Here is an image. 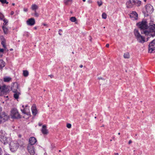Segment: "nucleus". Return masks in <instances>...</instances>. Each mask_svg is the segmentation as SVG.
Returning <instances> with one entry per match:
<instances>
[{
  "label": "nucleus",
  "instance_id": "f257e3e1",
  "mask_svg": "<svg viewBox=\"0 0 155 155\" xmlns=\"http://www.w3.org/2000/svg\"><path fill=\"white\" fill-rule=\"evenodd\" d=\"M137 25L139 28L140 29L142 34H143L145 35H148L149 34V32H153L154 31H150L151 30L149 28L150 25L148 27L147 22L145 20H143L142 21L138 23Z\"/></svg>",
  "mask_w": 155,
  "mask_h": 155
},
{
  "label": "nucleus",
  "instance_id": "f03ea898",
  "mask_svg": "<svg viewBox=\"0 0 155 155\" xmlns=\"http://www.w3.org/2000/svg\"><path fill=\"white\" fill-rule=\"evenodd\" d=\"M134 33L138 42L141 43H143L146 41L145 37L140 35L138 29H135L134 30Z\"/></svg>",
  "mask_w": 155,
  "mask_h": 155
},
{
  "label": "nucleus",
  "instance_id": "7ed1b4c3",
  "mask_svg": "<svg viewBox=\"0 0 155 155\" xmlns=\"http://www.w3.org/2000/svg\"><path fill=\"white\" fill-rule=\"evenodd\" d=\"M12 90L14 94V97L15 99L18 98L19 95L20 94V90L19 86L17 83L15 84L12 87Z\"/></svg>",
  "mask_w": 155,
  "mask_h": 155
},
{
  "label": "nucleus",
  "instance_id": "20e7f679",
  "mask_svg": "<svg viewBox=\"0 0 155 155\" xmlns=\"http://www.w3.org/2000/svg\"><path fill=\"white\" fill-rule=\"evenodd\" d=\"M153 11V6L150 4L146 5L145 9L144 10L145 16H148L149 15L152 13Z\"/></svg>",
  "mask_w": 155,
  "mask_h": 155
},
{
  "label": "nucleus",
  "instance_id": "39448f33",
  "mask_svg": "<svg viewBox=\"0 0 155 155\" xmlns=\"http://www.w3.org/2000/svg\"><path fill=\"white\" fill-rule=\"evenodd\" d=\"M11 115L13 118H19L20 116L18 110L15 108H13L11 110Z\"/></svg>",
  "mask_w": 155,
  "mask_h": 155
},
{
  "label": "nucleus",
  "instance_id": "423d86ee",
  "mask_svg": "<svg viewBox=\"0 0 155 155\" xmlns=\"http://www.w3.org/2000/svg\"><path fill=\"white\" fill-rule=\"evenodd\" d=\"M10 150L13 152L16 150L19 146V144L16 141H13L10 142Z\"/></svg>",
  "mask_w": 155,
  "mask_h": 155
},
{
  "label": "nucleus",
  "instance_id": "0eeeda50",
  "mask_svg": "<svg viewBox=\"0 0 155 155\" xmlns=\"http://www.w3.org/2000/svg\"><path fill=\"white\" fill-rule=\"evenodd\" d=\"M148 52L150 53L155 52V39L149 44Z\"/></svg>",
  "mask_w": 155,
  "mask_h": 155
},
{
  "label": "nucleus",
  "instance_id": "6e6552de",
  "mask_svg": "<svg viewBox=\"0 0 155 155\" xmlns=\"http://www.w3.org/2000/svg\"><path fill=\"white\" fill-rule=\"evenodd\" d=\"M9 118L8 116L4 112L0 114V124L7 121Z\"/></svg>",
  "mask_w": 155,
  "mask_h": 155
},
{
  "label": "nucleus",
  "instance_id": "1a4fd4ad",
  "mask_svg": "<svg viewBox=\"0 0 155 155\" xmlns=\"http://www.w3.org/2000/svg\"><path fill=\"white\" fill-rule=\"evenodd\" d=\"M8 89L5 86L0 87V96H2L6 94Z\"/></svg>",
  "mask_w": 155,
  "mask_h": 155
},
{
  "label": "nucleus",
  "instance_id": "9d476101",
  "mask_svg": "<svg viewBox=\"0 0 155 155\" xmlns=\"http://www.w3.org/2000/svg\"><path fill=\"white\" fill-rule=\"evenodd\" d=\"M130 18L133 20H136L138 18V15L135 11L132 12L129 15Z\"/></svg>",
  "mask_w": 155,
  "mask_h": 155
},
{
  "label": "nucleus",
  "instance_id": "9b49d317",
  "mask_svg": "<svg viewBox=\"0 0 155 155\" xmlns=\"http://www.w3.org/2000/svg\"><path fill=\"white\" fill-rule=\"evenodd\" d=\"M135 0H128L126 3L127 7L128 8H132L134 5Z\"/></svg>",
  "mask_w": 155,
  "mask_h": 155
},
{
  "label": "nucleus",
  "instance_id": "f8f14e48",
  "mask_svg": "<svg viewBox=\"0 0 155 155\" xmlns=\"http://www.w3.org/2000/svg\"><path fill=\"white\" fill-rule=\"evenodd\" d=\"M28 150L30 153L31 155H33L35 153V150L34 146L31 145H28Z\"/></svg>",
  "mask_w": 155,
  "mask_h": 155
},
{
  "label": "nucleus",
  "instance_id": "ddd939ff",
  "mask_svg": "<svg viewBox=\"0 0 155 155\" xmlns=\"http://www.w3.org/2000/svg\"><path fill=\"white\" fill-rule=\"evenodd\" d=\"M0 141L4 144L8 143L7 138L5 136L0 134Z\"/></svg>",
  "mask_w": 155,
  "mask_h": 155
},
{
  "label": "nucleus",
  "instance_id": "4468645a",
  "mask_svg": "<svg viewBox=\"0 0 155 155\" xmlns=\"http://www.w3.org/2000/svg\"><path fill=\"white\" fill-rule=\"evenodd\" d=\"M26 23L28 25L33 26L35 25V21L34 18H31L27 20Z\"/></svg>",
  "mask_w": 155,
  "mask_h": 155
},
{
  "label": "nucleus",
  "instance_id": "2eb2a0df",
  "mask_svg": "<svg viewBox=\"0 0 155 155\" xmlns=\"http://www.w3.org/2000/svg\"><path fill=\"white\" fill-rule=\"evenodd\" d=\"M37 142V140L36 138L34 137H31L30 138L29 140V142L30 145H33L35 144Z\"/></svg>",
  "mask_w": 155,
  "mask_h": 155
},
{
  "label": "nucleus",
  "instance_id": "dca6fc26",
  "mask_svg": "<svg viewBox=\"0 0 155 155\" xmlns=\"http://www.w3.org/2000/svg\"><path fill=\"white\" fill-rule=\"evenodd\" d=\"M31 109L33 114L35 116L37 114V111L35 105H33L31 107Z\"/></svg>",
  "mask_w": 155,
  "mask_h": 155
},
{
  "label": "nucleus",
  "instance_id": "f3484780",
  "mask_svg": "<svg viewBox=\"0 0 155 155\" xmlns=\"http://www.w3.org/2000/svg\"><path fill=\"white\" fill-rule=\"evenodd\" d=\"M41 131L42 133L44 134H48V131L46 128V125H43L42 126Z\"/></svg>",
  "mask_w": 155,
  "mask_h": 155
},
{
  "label": "nucleus",
  "instance_id": "a211bd4d",
  "mask_svg": "<svg viewBox=\"0 0 155 155\" xmlns=\"http://www.w3.org/2000/svg\"><path fill=\"white\" fill-rule=\"evenodd\" d=\"M5 62L2 60H1L0 62V69H2L5 66Z\"/></svg>",
  "mask_w": 155,
  "mask_h": 155
},
{
  "label": "nucleus",
  "instance_id": "6ab92c4d",
  "mask_svg": "<svg viewBox=\"0 0 155 155\" xmlns=\"http://www.w3.org/2000/svg\"><path fill=\"white\" fill-rule=\"evenodd\" d=\"M21 110L23 113L27 114L29 111V109L26 108H25L23 110L21 109Z\"/></svg>",
  "mask_w": 155,
  "mask_h": 155
},
{
  "label": "nucleus",
  "instance_id": "aec40b11",
  "mask_svg": "<svg viewBox=\"0 0 155 155\" xmlns=\"http://www.w3.org/2000/svg\"><path fill=\"white\" fill-rule=\"evenodd\" d=\"M38 8V6L35 4H33L32 5L31 8L32 10L36 11Z\"/></svg>",
  "mask_w": 155,
  "mask_h": 155
},
{
  "label": "nucleus",
  "instance_id": "412c9836",
  "mask_svg": "<svg viewBox=\"0 0 155 155\" xmlns=\"http://www.w3.org/2000/svg\"><path fill=\"white\" fill-rule=\"evenodd\" d=\"M124 57L125 58H129L130 57L129 53L128 52L125 53L124 55Z\"/></svg>",
  "mask_w": 155,
  "mask_h": 155
},
{
  "label": "nucleus",
  "instance_id": "4be33fe9",
  "mask_svg": "<svg viewBox=\"0 0 155 155\" xmlns=\"http://www.w3.org/2000/svg\"><path fill=\"white\" fill-rule=\"evenodd\" d=\"M141 3V1L138 0H135L134 5H136L137 6H139L140 5Z\"/></svg>",
  "mask_w": 155,
  "mask_h": 155
},
{
  "label": "nucleus",
  "instance_id": "5701e85b",
  "mask_svg": "<svg viewBox=\"0 0 155 155\" xmlns=\"http://www.w3.org/2000/svg\"><path fill=\"white\" fill-rule=\"evenodd\" d=\"M64 3L66 5H70L72 3L71 0H65L64 1Z\"/></svg>",
  "mask_w": 155,
  "mask_h": 155
},
{
  "label": "nucleus",
  "instance_id": "b1692460",
  "mask_svg": "<svg viewBox=\"0 0 155 155\" xmlns=\"http://www.w3.org/2000/svg\"><path fill=\"white\" fill-rule=\"evenodd\" d=\"M1 44L2 45L3 47L5 48V50L8 51V50L7 49V48L6 47V46L5 45V41H1Z\"/></svg>",
  "mask_w": 155,
  "mask_h": 155
},
{
  "label": "nucleus",
  "instance_id": "393cba45",
  "mask_svg": "<svg viewBox=\"0 0 155 155\" xmlns=\"http://www.w3.org/2000/svg\"><path fill=\"white\" fill-rule=\"evenodd\" d=\"M2 28L4 33L5 34H7L8 32V29L5 26H3L2 27Z\"/></svg>",
  "mask_w": 155,
  "mask_h": 155
},
{
  "label": "nucleus",
  "instance_id": "a878e982",
  "mask_svg": "<svg viewBox=\"0 0 155 155\" xmlns=\"http://www.w3.org/2000/svg\"><path fill=\"white\" fill-rule=\"evenodd\" d=\"M11 80V78L8 77H5L4 78V81L5 82L9 81Z\"/></svg>",
  "mask_w": 155,
  "mask_h": 155
},
{
  "label": "nucleus",
  "instance_id": "bb28decb",
  "mask_svg": "<svg viewBox=\"0 0 155 155\" xmlns=\"http://www.w3.org/2000/svg\"><path fill=\"white\" fill-rule=\"evenodd\" d=\"M149 28L151 30L150 31H154L155 30V24L152 25Z\"/></svg>",
  "mask_w": 155,
  "mask_h": 155
},
{
  "label": "nucleus",
  "instance_id": "cd10ccee",
  "mask_svg": "<svg viewBox=\"0 0 155 155\" xmlns=\"http://www.w3.org/2000/svg\"><path fill=\"white\" fill-rule=\"evenodd\" d=\"M23 75L25 77H27L28 74V72L27 71H23Z\"/></svg>",
  "mask_w": 155,
  "mask_h": 155
},
{
  "label": "nucleus",
  "instance_id": "c85d7f7f",
  "mask_svg": "<svg viewBox=\"0 0 155 155\" xmlns=\"http://www.w3.org/2000/svg\"><path fill=\"white\" fill-rule=\"evenodd\" d=\"M70 20L73 22H74L76 20V19L75 17H73L70 18Z\"/></svg>",
  "mask_w": 155,
  "mask_h": 155
},
{
  "label": "nucleus",
  "instance_id": "c756f323",
  "mask_svg": "<svg viewBox=\"0 0 155 155\" xmlns=\"http://www.w3.org/2000/svg\"><path fill=\"white\" fill-rule=\"evenodd\" d=\"M3 20V21L4 23H3V25L4 26L6 25H7V24L8 23V21L6 19L4 18Z\"/></svg>",
  "mask_w": 155,
  "mask_h": 155
},
{
  "label": "nucleus",
  "instance_id": "7c9ffc66",
  "mask_svg": "<svg viewBox=\"0 0 155 155\" xmlns=\"http://www.w3.org/2000/svg\"><path fill=\"white\" fill-rule=\"evenodd\" d=\"M0 2L3 4L5 3L8 4V2H7L6 0H0Z\"/></svg>",
  "mask_w": 155,
  "mask_h": 155
},
{
  "label": "nucleus",
  "instance_id": "2f4dec72",
  "mask_svg": "<svg viewBox=\"0 0 155 155\" xmlns=\"http://www.w3.org/2000/svg\"><path fill=\"white\" fill-rule=\"evenodd\" d=\"M102 16L103 18L105 19L107 18V15L105 13H103L102 14Z\"/></svg>",
  "mask_w": 155,
  "mask_h": 155
},
{
  "label": "nucleus",
  "instance_id": "473e14b6",
  "mask_svg": "<svg viewBox=\"0 0 155 155\" xmlns=\"http://www.w3.org/2000/svg\"><path fill=\"white\" fill-rule=\"evenodd\" d=\"M0 134L1 135L5 136V132L2 130L0 131Z\"/></svg>",
  "mask_w": 155,
  "mask_h": 155
},
{
  "label": "nucleus",
  "instance_id": "72a5a7b5",
  "mask_svg": "<svg viewBox=\"0 0 155 155\" xmlns=\"http://www.w3.org/2000/svg\"><path fill=\"white\" fill-rule=\"evenodd\" d=\"M4 15L0 12V20H3L4 19Z\"/></svg>",
  "mask_w": 155,
  "mask_h": 155
},
{
  "label": "nucleus",
  "instance_id": "f704fd0d",
  "mask_svg": "<svg viewBox=\"0 0 155 155\" xmlns=\"http://www.w3.org/2000/svg\"><path fill=\"white\" fill-rule=\"evenodd\" d=\"M97 3L99 6H101L102 4V2L101 0L97 1Z\"/></svg>",
  "mask_w": 155,
  "mask_h": 155
},
{
  "label": "nucleus",
  "instance_id": "c9c22d12",
  "mask_svg": "<svg viewBox=\"0 0 155 155\" xmlns=\"http://www.w3.org/2000/svg\"><path fill=\"white\" fill-rule=\"evenodd\" d=\"M29 33L28 32H25L24 33V36H25L27 37H28V36H29Z\"/></svg>",
  "mask_w": 155,
  "mask_h": 155
},
{
  "label": "nucleus",
  "instance_id": "e433bc0d",
  "mask_svg": "<svg viewBox=\"0 0 155 155\" xmlns=\"http://www.w3.org/2000/svg\"><path fill=\"white\" fill-rule=\"evenodd\" d=\"M71 124H67V127L69 128H71Z\"/></svg>",
  "mask_w": 155,
  "mask_h": 155
},
{
  "label": "nucleus",
  "instance_id": "4c0bfd02",
  "mask_svg": "<svg viewBox=\"0 0 155 155\" xmlns=\"http://www.w3.org/2000/svg\"><path fill=\"white\" fill-rule=\"evenodd\" d=\"M0 38L2 41H5L4 37L3 36H1Z\"/></svg>",
  "mask_w": 155,
  "mask_h": 155
},
{
  "label": "nucleus",
  "instance_id": "58836bf2",
  "mask_svg": "<svg viewBox=\"0 0 155 155\" xmlns=\"http://www.w3.org/2000/svg\"><path fill=\"white\" fill-rule=\"evenodd\" d=\"M35 13L34 14V15L36 17H38V13H37L36 12V11H35Z\"/></svg>",
  "mask_w": 155,
  "mask_h": 155
},
{
  "label": "nucleus",
  "instance_id": "ea45409f",
  "mask_svg": "<svg viewBox=\"0 0 155 155\" xmlns=\"http://www.w3.org/2000/svg\"><path fill=\"white\" fill-rule=\"evenodd\" d=\"M23 10L25 12H27L28 11V9L25 8H24Z\"/></svg>",
  "mask_w": 155,
  "mask_h": 155
},
{
  "label": "nucleus",
  "instance_id": "a19ab883",
  "mask_svg": "<svg viewBox=\"0 0 155 155\" xmlns=\"http://www.w3.org/2000/svg\"><path fill=\"white\" fill-rule=\"evenodd\" d=\"M4 51V49H0V52H3Z\"/></svg>",
  "mask_w": 155,
  "mask_h": 155
},
{
  "label": "nucleus",
  "instance_id": "79ce46f5",
  "mask_svg": "<svg viewBox=\"0 0 155 155\" xmlns=\"http://www.w3.org/2000/svg\"><path fill=\"white\" fill-rule=\"evenodd\" d=\"M87 2H88V3H91L92 2V1L91 0H88Z\"/></svg>",
  "mask_w": 155,
  "mask_h": 155
},
{
  "label": "nucleus",
  "instance_id": "37998d69",
  "mask_svg": "<svg viewBox=\"0 0 155 155\" xmlns=\"http://www.w3.org/2000/svg\"><path fill=\"white\" fill-rule=\"evenodd\" d=\"M155 30H154L153 31V32H149V34H148V35H151V34H150V33H151V32H152V33H153V32H154V33H155Z\"/></svg>",
  "mask_w": 155,
  "mask_h": 155
},
{
  "label": "nucleus",
  "instance_id": "c03bdc74",
  "mask_svg": "<svg viewBox=\"0 0 155 155\" xmlns=\"http://www.w3.org/2000/svg\"><path fill=\"white\" fill-rule=\"evenodd\" d=\"M155 30H154L153 31V32H149V34H148V35H151V34H150V33H151V32H152V33H153V32H154V33H155Z\"/></svg>",
  "mask_w": 155,
  "mask_h": 155
},
{
  "label": "nucleus",
  "instance_id": "a18cd8bd",
  "mask_svg": "<svg viewBox=\"0 0 155 155\" xmlns=\"http://www.w3.org/2000/svg\"><path fill=\"white\" fill-rule=\"evenodd\" d=\"M109 45L108 44H106V46L107 48H108L109 47Z\"/></svg>",
  "mask_w": 155,
  "mask_h": 155
},
{
  "label": "nucleus",
  "instance_id": "49530a36",
  "mask_svg": "<svg viewBox=\"0 0 155 155\" xmlns=\"http://www.w3.org/2000/svg\"><path fill=\"white\" fill-rule=\"evenodd\" d=\"M2 152V149L0 148V155H1Z\"/></svg>",
  "mask_w": 155,
  "mask_h": 155
},
{
  "label": "nucleus",
  "instance_id": "de8ad7c7",
  "mask_svg": "<svg viewBox=\"0 0 155 155\" xmlns=\"http://www.w3.org/2000/svg\"><path fill=\"white\" fill-rule=\"evenodd\" d=\"M14 12H13V11H11V15H13V14H14Z\"/></svg>",
  "mask_w": 155,
  "mask_h": 155
},
{
  "label": "nucleus",
  "instance_id": "09e8293b",
  "mask_svg": "<svg viewBox=\"0 0 155 155\" xmlns=\"http://www.w3.org/2000/svg\"><path fill=\"white\" fill-rule=\"evenodd\" d=\"M132 142L131 141V140H130L129 141V142H128V143L129 144H130L131 143H132Z\"/></svg>",
  "mask_w": 155,
  "mask_h": 155
},
{
  "label": "nucleus",
  "instance_id": "8fccbe9b",
  "mask_svg": "<svg viewBox=\"0 0 155 155\" xmlns=\"http://www.w3.org/2000/svg\"><path fill=\"white\" fill-rule=\"evenodd\" d=\"M49 76H50L51 77V78H52L53 77V75H49Z\"/></svg>",
  "mask_w": 155,
  "mask_h": 155
},
{
  "label": "nucleus",
  "instance_id": "3c124183",
  "mask_svg": "<svg viewBox=\"0 0 155 155\" xmlns=\"http://www.w3.org/2000/svg\"><path fill=\"white\" fill-rule=\"evenodd\" d=\"M83 67V65H80V68H82Z\"/></svg>",
  "mask_w": 155,
  "mask_h": 155
},
{
  "label": "nucleus",
  "instance_id": "603ef678",
  "mask_svg": "<svg viewBox=\"0 0 155 155\" xmlns=\"http://www.w3.org/2000/svg\"><path fill=\"white\" fill-rule=\"evenodd\" d=\"M2 110V108L0 106V112Z\"/></svg>",
  "mask_w": 155,
  "mask_h": 155
},
{
  "label": "nucleus",
  "instance_id": "864d4df0",
  "mask_svg": "<svg viewBox=\"0 0 155 155\" xmlns=\"http://www.w3.org/2000/svg\"><path fill=\"white\" fill-rule=\"evenodd\" d=\"M4 155H10L8 153H5L4 154Z\"/></svg>",
  "mask_w": 155,
  "mask_h": 155
},
{
  "label": "nucleus",
  "instance_id": "5fc2aeb1",
  "mask_svg": "<svg viewBox=\"0 0 155 155\" xmlns=\"http://www.w3.org/2000/svg\"><path fill=\"white\" fill-rule=\"evenodd\" d=\"M43 25L44 26H46L47 25L46 24H43Z\"/></svg>",
  "mask_w": 155,
  "mask_h": 155
},
{
  "label": "nucleus",
  "instance_id": "6e6d98bb",
  "mask_svg": "<svg viewBox=\"0 0 155 155\" xmlns=\"http://www.w3.org/2000/svg\"><path fill=\"white\" fill-rule=\"evenodd\" d=\"M115 155H119L118 153H115Z\"/></svg>",
  "mask_w": 155,
  "mask_h": 155
},
{
  "label": "nucleus",
  "instance_id": "4d7b16f0",
  "mask_svg": "<svg viewBox=\"0 0 155 155\" xmlns=\"http://www.w3.org/2000/svg\"><path fill=\"white\" fill-rule=\"evenodd\" d=\"M12 5H15V3H13L12 4Z\"/></svg>",
  "mask_w": 155,
  "mask_h": 155
},
{
  "label": "nucleus",
  "instance_id": "13d9d810",
  "mask_svg": "<svg viewBox=\"0 0 155 155\" xmlns=\"http://www.w3.org/2000/svg\"><path fill=\"white\" fill-rule=\"evenodd\" d=\"M99 78V79H102V78Z\"/></svg>",
  "mask_w": 155,
  "mask_h": 155
},
{
  "label": "nucleus",
  "instance_id": "bf43d9fd",
  "mask_svg": "<svg viewBox=\"0 0 155 155\" xmlns=\"http://www.w3.org/2000/svg\"><path fill=\"white\" fill-rule=\"evenodd\" d=\"M59 35H61V33H59Z\"/></svg>",
  "mask_w": 155,
  "mask_h": 155
},
{
  "label": "nucleus",
  "instance_id": "052dcab7",
  "mask_svg": "<svg viewBox=\"0 0 155 155\" xmlns=\"http://www.w3.org/2000/svg\"><path fill=\"white\" fill-rule=\"evenodd\" d=\"M13 50V49L12 48L11 49H10V50L11 51H12Z\"/></svg>",
  "mask_w": 155,
  "mask_h": 155
},
{
  "label": "nucleus",
  "instance_id": "680f3d73",
  "mask_svg": "<svg viewBox=\"0 0 155 155\" xmlns=\"http://www.w3.org/2000/svg\"><path fill=\"white\" fill-rule=\"evenodd\" d=\"M82 1L84 2L85 1V0H82Z\"/></svg>",
  "mask_w": 155,
  "mask_h": 155
},
{
  "label": "nucleus",
  "instance_id": "e2e57ef3",
  "mask_svg": "<svg viewBox=\"0 0 155 155\" xmlns=\"http://www.w3.org/2000/svg\"><path fill=\"white\" fill-rule=\"evenodd\" d=\"M147 0H143L144 2H146Z\"/></svg>",
  "mask_w": 155,
  "mask_h": 155
},
{
  "label": "nucleus",
  "instance_id": "0e129e2a",
  "mask_svg": "<svg viewBox=\"0 0 155 155\" xmlns=\"http://www.w3.org/2000/svg\"><path fill=\"white\" fill-rule=\"evenodd\" d=\"M120 133H118V135H120Z\"/></svg>",
  "mask_w": 155,
  "mask_h": 155
},
{
  "label": "nucleus",
  "instance_id": "69168bd1",
  "mask_svg": "<svg viewBox=\"0 0 155 155\" xmlns=\"http://www.w3.org/2000/svg\"><path fill=\"white\" fill-rule=\"evenodd\" d=\"M39 125L40 126H41V124H39Z\"/></svg>",
  "mask_w": 155,
  "mask_h": 155
},
{
  "label": "nucleus",
  "instance_id": "338daca9",
  "mask_svg": "<svg viewBox=\"0 0 155 155\" xmlns=\"http://www.w3.org/2000/svg\"><path fill=\"white\" fill-rule=\"evenodd\" d=\"M22 107H23V108H24V105H23V106H22Z\"/></svg>",
  "mask_w": 155,
  "mask_h": 155
},
{
  "label": "nucleus",
  "instance_id": "774afa93",
  "mask_svg": "<svg viewBox=\"0 0 155 155\" xmlns=\"http://www.w3.org/2000/svg\"><path fill=\"white\" fill-rule=\"evenodd\" d=\"M72 54H74V52H72Z\"/></svg>",
  "mask_w": 155,
  "mask_h": 155
}]
</instances>
